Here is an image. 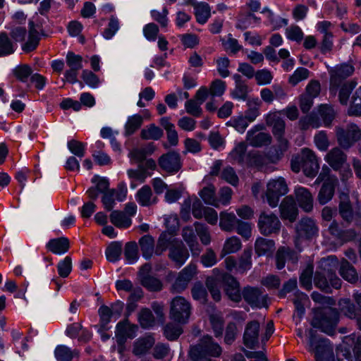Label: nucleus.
Returning a JSON list of instances; mask_svg holds the SVG:
<instances>
[{"mask_svg": "<svg viewBox=\"0 0 361 361\" xmlns=\"http://www.w3.org/2000/svg\"><path fill=\"white\" fill-rule=\"evenodd\" d=\"M338 264L339 262L334 255L323 259L319 270L316 271L314 277V285L323 290H328L330 286L336 289L339 288L341 282L336 274Z\"/></svg>", "mask_w": 361, "mask_h": 361, "instance_id": "nucleus-1", "label": "nucleus"}, {"mask_svg": "<svg viewBox=\"0 0 361 361\" xmlns=\"http://www.w3.org/2000/svg\"><path fill=\"white\" fill-rule=\"evenodd\" d=\"M312 314L311 326L330 336H334L339 320L338 310L330 307H317L313 309Z\"/></svg>", "mask_w": 361, "mask_h": 361, "instance_id": "nucleus-2", "label": "nucleus"}, {"mask_svg": "<svg viewBox=\"0 0 361 361\" xmlns=\"http://www.w3.org/2000/svg\"><path fill=\"white\" fill-rule=\"evenodd\" d=\"M319 228L314 219L311 218H302L295 225V247L300 250L301 241L311 240L318 235Z\"/></svg>", "mask_w": 361, "mask_h": 361, "instance_id": "nucleus-3", "label": "nucleus"}, {"mask_svg": "<svg viewBox=\"0 0 361 361\" xmlns=\"http://www.w3.org/2000/svg\"><path fill=\"white\" fill-rule=\"evenodd\" d=\"M289 191L286 180L283 177L271 179L267 184L266 197L268 204L271 207H276L281 196Z\"/></svg>", "mask_w": 361, "mask_h": 361, "instance_id": "nucleus-4", "label": "nucleus"}, {"mask_svg": "<svg viewBox=\"0 0 361 361\" xmlns=\"http://www.w3.org/2000/svg\"><path fill=\"white\" fill-rule=\"evenodd\" d=\"M191 309V305L187 300L180 296L176 297L171 302L170 318L179 324H186L190 317Z\"/></svg>", "mask_w": 361, "mask_h": 361, "instance_id": "nucleus-5", "label": "nucleus"}, {"mask_svg": "<svg viewBox=\"0 0 361 361\" xmlns=\"http://www.w3.org/2000/svg\"><path fill=\"white\" fill-rule=\"evenodd\" d=\"M307 347L310 352L314 353L315 361H335L329 340H309Z\"/></svg>", "mask_w": 361, "mask_h": 361, "instance_id": "nucleus-6", "label": "nucleus"}, {"mask_svg": "<svg viewBox=\"0 0 361 361\" xmlns=\"http://www.w3.org/2000/svg\"><path fill=\"white\" fill-rule=\"evenodd\" d=\"M281 222L273 213L262 212L259 216L257 226L259 232L265 236L278 233L281 228Z\"/></svg>", "mask_w": 361, "mask_h": 361, "instance_id": "nucleus-7", "label": "nucleus"}, {"mask_svg": "<svg viewBox=\"0 0 361 361\" xmlns=\"http://www.w3.org/2000/svg\"><path fill=\"white\" fill-rule=\"evenodd\" d=\"M83 59L80 55L75 54L73 51H68L66 56V63L68 69L64 73L66 81L71 84L78 82L79 71L82 68Z\"/></svg>", "mask_w": 361, "mask_h": 361, "instance_id": "nucleus-8", "label": "nucleus"}, {"mask_svg": "<svg viewBox=\"0 0 361 361\" xmlns=\"http://www.w3.org/2000/svg\"><path fill=\"white\" fill-rule=\"evenodd\" d=\"M354 72V68L350 64H342L332 68L330 71V92L336 95L338 87L343 80L350 76Z\"/></svg>", "mask_w": 361, "mask_h": 361, "instance_id": "nucleus-9", "label": "nucleus"}, {"mask_svg": "<svg viewBox=\"0 0 361 361\" xmlns=\"http://www.w3.org/2000/svg\"><path fill=\"white\" fill-rule=\"evenodd\" d=\"M264 126L257 124L250 128L246 134V141L255 147L267 146L271 143L272 137L268 133L263 132Z\"/></svg>", "mask_w": 361, "mask_h": 361, "instance_id": "nucleus-10", "label": "nucleus"}, {"mask_svg": "<svg viewBox=\"0 0 361 361\" xmlns=\"http://www.w3.org/2000/svg\"><path fill=\"white\" fill-rule=\"evenodd\" d=\"M336 135L339 145L343 148H349L361 137V131L355 124L348 126L346 129L337 128Z\"/></svg>", "mask_w": 361, "mask_h": 361, "instance_id": "nucleus-11", "label": "nucleus"}, {"mask_svg": "<svg viewBox=\"0 0 361 361\" xmlns=\"http://www.w3.org/2000/svg\"><path fill=\"white\" fill-rule=\"evenodd\" d=\"M302 171L304 174L310 178L318 173L319 164L314 152L308 148L302 149Z\"/></svg>", "mask_w": 361, "mask_h": 361, "instance_id": "nucleus-12", "label": "nucleus"}, {"mask_svg": "<svg viewBox=\"0 0 361 361\" xmlns=\"http://www.w3.org/2000/svg\"><path fill=\"white\" fill-rule=\"evenodd\" d=\"M244 300L252 307L257 308L267 307V295H263L258 288L247 287L243 290Z\"/></svg>", "mask_w": 361, "mask_h": 361, "instance_id": "nucleus-13", "label": "nucleus"}, {"mask_svg": "<svg viewBox=\"0 0 361 361\" xmlns=\"http://www.w3.org/2000/svg\"><path fill=\"white\" fill-rule=\"evenodd\" d=\"M159 165L169 173H177L182 166L180 154L176 152L164 154L159 159Z\"/></svg>", "mask_w": 361, "mask_h": 361, "instance_id": "nucleus-14", "label": "nucleus"}, {"mask_svg": "<svg viewBox=\"0 0 361 361\" xmlns=\"http://www.w3.org/2000/svg\"><path fill=\"white\" fill-rule=\"evenodd\" d=\"M123 307V303L121 302H118L111 307L102 305L98 310L101 327L104 329L111 322L112 317L116 316V318L120 317Z\"/></svg>", "mask_w": 361, "mask_h": 361, "instance_id": "nucleus-15", "label": "nucleus"}, {"mask_svg": "<svg viewBox=\"0 0 361 361\" xmlns=\"http://www.w3.org/2000/svg\"><path fill=\"white\" fill-rule=\"evenodd\" d=\"M196 274L197 266L195 264H189L180 271L173 286V289L177 292L183 290Z\"/></svg>", "mask_w": 361, "mask_h": 361, "instance_id": "nucleus-16", "label": "nucleus"}, {"mask_svg": "<svg viewBox=\"0 0 361 361\" xmlns=\"http://www.w3.org/2000/svg\"><path fill=\"white\" fill-rule=\"evenodd\" d=\"M169 258L180 268L189 257V252L181 240H178L173 246L171 247L169 252Z\"/></svg>", "mask_w": 361, "mask_h": 361, "instance_id": "nucleus-17", "label": "nucleus"}, {"mask_svg": "<svg viewBox=\"0 0 361 361\" xmlns=\"http://www.w3.org/2000/svg\"><path fill=\"white\" fill-rule=\"evenodd\" d=\"M42 25L39 23L35 24L33 20H30L28 39L22 46L24 51L30 52L36 49L40 39Z\"/></svg>", "mask_w": 361, "mask_h": 361, "instance_id": "nucleus-18", "label": "nucleus"}, {"mask_svg": "<svg viewBox=\"0 0 361 361\" xmlns=\"http://www.w3.org/2000/svg\"><path fill=\"white\" fill-rule=\"evenodd\" d=\"M338 183V180L336 176L327 177L318 194V201L321 204H325L332 199Z\"/></svg>", "mask_w": 361, "mask_h": 361, "instance_id": "nucleus-19", "label": "nucleus"}, {"mask_svg": "<svg viewBox=\"0 0 361 361\" xmlns=\"http://www.w3.org/2000/svg\"><path fill=\"white\" fill-rule=\"evenodd\" d=\"M91 182L94 185L87 190V194L88 197L92 200H97L99 194L103 195L109 190V181L106 178L94 175L92 177Z\"/></svg>", "mask_w": 361, "mask_h": 361, "instance_id": "nucleus-20", "label": "nucleus"}, {"mask_svg": "<svg viewBox=\"0 0 361 361\" xmlns=\"http://www.w3.org/2000/svg\"><path fill=\"white\" fill-rule=\"evenodd\" d=\"M268 126L272 127V133L275 137L284 136L286 123L281 118V112H270L265 116Z\"/></svg>", "mask_w": 361, "mask_h": 361, "instance_id": "nucleus-21", "label": "nucleus"}, {"mask_svg": "<svg viewBox=\"0 0 361 361\" xmlns=\"http://www.w3.org/2000/svg\"><path fill=\"white\" fill-rule=\"evenodd\" d=\"M221 280L224 284V289L228 298L235 302L240 301L239 283L234 277L228 274H221Z\"/></svg>", "mask_w": 361, "mask_h": 361, "instance_id": "nucleus-22", "label": "nucleus"}, {"mask_svg": "<svg viewBox=\"0 0 361 361\" xmlns=\"http://www.w3.org/2000/svg\"><path fill=\"white\" fill-rule=\"evenodd\" d=\"M294 193L300 207L306 212H311L313 209V197L309 190L302 186H297Z\"/></svg>", "mask_w": 361, "mask_h": 361, "instance_id": "nucleus-23", "label": "nucleus"}, {"mask_svg": "<svg viewBox=\"0 0 361 361\" xmlns=\"http://www.w3.org/2000/svg\"><path fill=\"white\" fill-rule=\"evenodd\" d=\"M281 217L283 219H288L293 222L298 215V209L293 197L290 195L286 196L280 204Z\"/></svg>", "mask_w": 361, "mask_h": 361, "instance_id": "nucleus-24", "label": "nucleus"}, {"mask_svg": "<svg viewBox=\"0 0 361 361\" xmlns=\"http://www.w3.org/2000/svg\"><path fill=\"white\" fill-rule=\"evenodd\" d=\"M275 138L277 141V145L270 149L267 154L268 159L273 164L279 162L289 148V142L284 136Z\"/></svg>", "mask_w": 361, "mask_h": 361, "instance_id": "nucleus-25", "label": "nucleus"}, {"mask_svg": "<svg viewBox=\"0 0 361 361\" xmlns=\"http://www.w3.org/2000/svg\"><path fill=\"white\" fill-rule=\"evenodd\" d=\"M338 306L341 312L345 316L350 319H356L357 327L361 330V312L358 309H356L350 300L348 298L341 299L338 302Z\"/></svg>", "mask_w": 361, "mask_h": 361, "instance_id": "nucleus-26", "label": "nucleus"}, {"mask_svg": "<svg viewBox=\"0 0 361 361\" xmlns=\"http://www.w3.org/2000/svg\"><path fill=\"white\" fill-rule=\"evenodd\" d=\"M197 349V353L202 356H212L218 357L222 353V349L219 345L212 341L206 340L200 344L193 345L190 349Z\"/></svg>", "mask_w": 361, "mask_h": 361, "instance_id": "nucleus-27", "label": "nucleus"}, {"mask_svg": "<svg viewBox=\"0 0 361 361\" xmlns=\"http://www.w3.org/2000/svg\"><path fill=\"white\" fill-rule=\"evenodd\" d=\"M178 240L175 238V235L173 233L166 231L162 232L157 241L155 255L160 256L167 249L170 250L171 247L173 246Z\"/></svg>", "mask_w": 361, "mask_h": 361, "instance_id": "nucleus-28", "label": "nucleus"}, {"mask_svg": "<svg viewBox=\"0 0 361 361\" xmlns=\"http://www.w3.org/2000/svg\"><path fill=\"white\" fill-rule=\"evenodd\" d=\"M324 160L333 169L338 170L346 161V155L340 148L334 147L326 154Z\"/></svg>", "mask_w": 361, "mask_h": 361, "instance_id": "nucleus-29", "label": "nucleus"}, {"mask_svg": "<svg viewBox=\"0 0 361 361\" xmlns=\"http://www.w3.org/2000/svg\"><path fill=\"white\" fill-rule=\"evenodd\" d=\"M138 326L131 324L128 319L119 322L116 326V336L117 338H132L136 336Z\"/></svg>", "mask_w": 361, "mask_h": 361, "instance_id": "nucleus-30", "label": "nucleus"}, {"mask_svg": "<svg viewBox=\"0 0 361 361\" xmlns=\"http://www.w3.org/2000/svg\"><path fill=\"white\" fill-rule=\"evenodd\" d=\"M139 245L142 257L149 259L155 254V242L154 238L150 235H145L139 240Z\"/></svg>", "mask_w": 361, "mask_h": 361, "instance_id": "nucleus-31", "label": "nucleus"}, {"mask_svg": "<svg viewBox=\"0 0 361 361\" xmlns=\"http://www.w3.org/2000/svg\"><path fill=\"white\" fill-rule=\"evenodd\" d=\"M286 260H290L293 264L296 263L298 261L297 253L287 247L279 248L276 255L277 269H283Z\"/></svg>", "mask_w": 361, "mask_h": 361, "instance_id": "nucleus-32", "label": "nucleus"}, {"mask_svg": "<svg viewBox=\"0 0 361 361\" xmlns=\"http://www.w3.org/2000/svg\"><path fill=\"white\" fill-rule=\"evenodd\" d=\"M69 247V240L64 237L51 239L47 244V248L56 255L64 254Z\"/></svg>", "mask_w": 361, "mask_h": 361, "instance_id": "nucleus-33", "label": "nucleus"}, {"mask_svg": "<svg viewBox=\"0 0 361 361\" xmlns=\"http://www.w3.org/2000/svg\"><path fill=\"white\" fill-rule=\"evenodd\" d=\"M261 101L258 98H251L247 101V109L243 116L250 122H254L260 114Z\"/></svg>", "mask_w": 361, "mask_h": 361, "instance_id": "nucleus-34", "label": "nucleus"}, {"mask_svg": "<svg viewBox=\"0 0 361 361\" xmlns=\"http://www.w3.org/2000/svg\"><path fill=\"white\" fill-rule=\"evenodd\" d=\"M183 238L189 246L193 255H199L201 248L197 243L196 235L191 227H185L183 229Z\"/></svg>", "mask_w": 361, "mask_h": 361, "instance_id": "nucleus-35", "label": "nucleus"}, {"mask_svg": "<svg viewBox=\"0 0 361 361\" xmlns=\"http://www.w3.org/2000/svg\"><path fill=\"white\" fill-rule=\"evenodd\" d=\"M275 249V243L270 239L259 237L255 243V250L259 256L271 253Z\"/></svg>", "mask_w": 361, "mask_h": 361, "instance_id": "nucleus-36", "label": "nucleus"}, {"mask_svg": "<svg viewBox=\"0 0 361 361\" xmlns=\"http://www.w3.org/2000/svg\"><path fill=\"white\" fill-rule=\"evenodd\" d=\"M111 222L117 228H127L132 224L130 216L121 211L114 210L110 214Z\"/></svg>", "mask_w": 361, "mask_h": 361, "instance_id": "nucleus-37", "label": "nucleus"}, {"mask_svg": "<svg viewBox=\"0 0 361 361\" xmlns=\"http://www.w3.org/2000/svg\"><path fill=\"white\" fill-rule=\"evenodd\" d=\"M194 14L197 22L200 24H204L211 16V8L207 3L199 2L194 7Z\"/></svg>", "mask_w": 361, "mask_h": 361, "instance_id": "nucleus-38", "label": "nucleus"}, {"mask_svg": "<svg viewBox=\"0 0 361 361\" xmlns=\"http://www.w3.org/2000/svg\"><path fill=\"white\" fill-rule=\"evenodd\" d=\"M233 78L235 80V87L232 92V97L238 100H245L248 92L247 85L238 74H235Z\"/></svg>", "mask_w": 361, "mask_h": 361, "instance_id": "nucleus-39", "label": "nucleus"}, {"mask_svg": "<svg viewBox=\"0 0 361 361\" xmlns=\"http://www.w3.org/2000/svg\"><path fill=\"white\" fill-rule=\"evenodd\" d=\"M57 361H72L73 357H79V351L76 349L71 350L65 345H59L54 351Z\"/></svg>", "mask_w": 361, "mask_h": 361, "instance_id": "nucleus-40", "label": "nucleus"}, {"mask_svg": "<svg viewBox=\"0 0 361 361\" xmlns=\"http://www.w3.org/2000/svg\"><path fill=\"white\" fill-rule=\"evenodd\" d=\"M339 273L345 280L350 283H354L357 279L355 269L346 259H343L340 262Z\"/></svg>", "mask_w": 361, "mask_h": 361, "instance_id": "nucleus-41", "label": "nucleus"}, {"mask_svg": "<svg viewBox=\"0 0 361 361\" xmlns=\"http://www.w3.org/2000/svg\"><path fill=\"white\" fill-rule=\"evenodd\" d=\"M238 219L233 213L223 212L220 213L219 226L221 230L231 232L235 229Z\"/></svg>", "mask_w": 361, "mask_h": 361, "instance_id": "nucleus-42", "label": "nucleus"}, {"mask_svg": "<svg viewBox=\"0 0 361 361\" xmlns=\"http://www.w3.org/2000/svg\"><path fill=\"white\" fill-rule=\"evenodd\" d=\"M341 202L339 204V212L342 218L346 221H351L353 219V209L348 195L342 193L340 195Z\"/></svg>", "mask_w": 361, "mask_h": 361, "instance_id": "nucleus-43", "label": "nucleus"}, {"mask_svg": "<svg viewBox=\"0 0 361 361\" xmlns=\"http://www.w3.org/2000/svg\"><path fill=\"white\" fill-rule=\"evenodd\" d=\"M247 145L240 142L235 145L233 150L229 153L228 158L231 161L243 164L246 157Z\"/></svg>", "mask_w": 361, "mask_h": 361, "instance_id": "nucleus-44", "label": "nucleus"}, {"mask_svg": "<svg viewBox=\"0 0 361 361\" xmlns=\"http://www.w3.org/2000/svg\"><path fill=\"white\" fill-rule=\"evenodd\" d=\"M136 200L143 207H147L153 204L152 192L149 186H142L137 192Z\"/></svg>", "mask_w": 361, "mask_h": 361, "instance_id": "nucleus-45", "label": "nucleus"}, {"mask_svg": "<svg viewBox=\"0 0 361 361\" xmlns=\"http://www.w3.org/2000/svg\"><path fill=\"white\" fill-rule=\"evenodd\" d=\"M295 305V312L298 317H301L305 314V305L309 302L308 296L300 291L295 293L292 299Z\"/></svg>", "mask_w": 361, "mask_h": 361, "instance_id": "nucleus-46", "label": "nucleus"}, {"mask_svg": "<svg viewBox=\"0 0 361 361\" xmlns=\"http://www.w3.org/2000/svg\"><path fill=\"white\" fill-rule=\"evenodd\" d=\"M163 135V130L154 124H150L141 130L140 136L144 140H157Z\"/></svg>", "mask_w": 361, "mask_h": 361, "instance_id": "nucleus-47", "label": "nucleus"}, {"mask_svg": "<svg viewBox=\"0 0 361 361\" xmlns=\"http://www.w3.org/2000/svg\"><path fill=\"white\" fill-rule=\"evenodd\" d=\"M241 246L240 240L238 237L233 236L227 238L221 250V257L238 252L241 248Z\"/></svg>", "mask_w": 361, "mask_h": 361, "instance_id": "nucleus-48", "label": "nucleus"}, {"mask_svg": "<svg viewBox=\"0 0 361 361\" xmlns=\"http://www.w3.org/2000/svg\"><path fill=\"white\" fill-rule=\"evenodd\" d=\"M143 122L142 116L139 114H135L128 117L125 125V134L126 135H133L142 126Z\"/></svg>", "mask_w": 361, "mask_h": 361, "instance_id": "nucleus-49", "label": "nucleus"}, {"mask_svg": "<svg viewBox=\"0 0 361 361\" xmlns=\"http://www.w3.org/2000/svg\"><path fill=\"white\" fill-rule=\"evenodd\" d=\"M252 251L250 250H245L238 262L236 267V273L244 274L252 267Z\"/></svg>", "mask_w": 361, "mask_h": 361, "instance_id": "nucleus-50", "label": "nucleus"}, {"mask_svg": "<svg viewBox=\"0 0 361 361\" xmlns=\"http://www.w3.org/2000/svg\"><path fill=\"white\" fill-rule=\"evenodd\" d=\"M15 44L5 32L0 33V57L12 54L15 51Z\"/></svg>", "mask_w": 361, "mask_h": 361, "instance_id": "nucleus-51", "label": "nucleus"}, {"mask_svg": "<svg viewBox=\"0 0 361 361\" xmlns=\"http://www.w3.org/2000/svg\"><path fill=\"white\" fill-rule=\"evenodd\" d=\"M351 345L345 340L342 341L336 349V357L338 361H353L351 353H350Z\"/></svg>", "mask_w": 361, "mask_h": 361, "instance_id": "nucleus-52", "label": "nucleus"}, {"mask_svg": "<svg viewBox=\"0 0 361 361\" xmlns=\"http://www.w3.org/2000/svg\"><path fill=\"white\" fill-rule=\"evenodd\" d=\"M199 195L206 204H211L216 207H219V201L215 196L214 186L209 185L207 187H204L199 192Z\"/></svg>", "mask_w": 361, "mask_h": 361, "instance_id": "nucleus-53", "label": "nucleus"}, {"mask_svg": "<svg viewBox=\"0 0 361 361\" xmlns=\"http://www.w3.org/2000/svg\"><path fill=\"white\" fill-rule=\"evenodd\" d=\"M356 85L357 82L352 80L343 84L342 83L338 87V89L340 88L338 98L342 104L346 105L348 104L349 96Z\"/></svg>", "mask_w": 361, "mask_h": 361, "instance_id": "nucleus-54", "label": "nucleus"}, {"mask_svg": "<svg viewBox=\"0 0 361 361\" xmlns=\"http://www.w3.org/2000/svg\"><path fill=\"white\" fill-rule=\"evenodd\" d=\"M318 114L323 121L325 127H329L335 117V112L331 106L323 104L319 107Z\"/></svg>", "mask_w": 361, "mask_h": 361, "instance_id": "nucleus-55", "label": "nucleus"}, {"mask_svg": "<svg viewBox=\"0 0 361 361\" xmlns=\"http://www.w3.org/2000/svg\"><path fill=\"white\" fill-rule=\"evenodd\" d=\"M121 252V244L118 242H114L107 247L105 254L109 262H115L119 259Z\"/></svg>", "mask_w": 361, "mask_h": 361, "instance_id": "nucleus-56", "label": "nucleus"}, {"mask_svg": "<svg viewBox=\"0 0 361 361\" xmlns=\"http://www.w3.org/2000/svg\"><path fill=\"white\" fill-rule=\"evenodd\" d=\"M250 123L246 118L240 114L238 116L232 117L227 125L234 128L240 133H243Z\"/></svg>", "mask_w": 361, "mask_h": 361, "instance_id": "nucleus-57", "label": "nucleus"}, {"mask_svg": "<svg viewBox=\"0 0 361 361\" xmlns=\"http://www.w3.org/2000/svg\"><path fill=\"white\" fill-rule=\"evenodd\" d=\"M154 340H137L134 343L133 353L137 356L147 353L153 346Z\"/></svg>", "mask_w": 361, "mask_h": 361, "instance_id": "nucleus-58", "label": "nucleus"}, {"mask_svg": "<svg viewBox=\"0 0 361 361\" xmlns=\"http://www.w3.org/2000/svg\"><path fill=\"white\" fill-rule=\"evenodd\" d=\"M348 114L351 116L361 115V87L357 89L353 97V101L348 109Z\"/></svg>", "mask_w": 361, "mask_h": 361, "instance_id": "nucleus-59", "label": "nucleus"}, {"mask_svg": "<svg viewBox=\"0 0 361 361\" xmlns=\"http://www.w3.org/2000/svg\"><path fill=\"white\" fill-rule=\"evenodd\" d=\"M138 321L141 326L145 329L152 326L155 322L151 310L147 308L141 310L138 314Z\"/></svg>", "mask_w": 361, "mask_h": 361, "instance_id": "nucleus-60", "label": "nucleus"}, {"mask_svg": "<svg viewBox=\"0 0 361 361\" xmlns=\"http://www.w3.org/2000/svg\"><path fill=\"white\" fill-rule=\"evenodd\" d=\"M299 123L301 128L303 130H306L309 127L317 128L321 126L318 116L314 113H311L310 114L302 118Z\"/></svg>", "mask_w": 361, "mask_h": 361, "instance_id": "nucleus-61", "label": "nucleus"}, {"mask_svg": "<svg viewBox=\"0 0 361 361\" xmlns=\"http://www.w3.org/2000/svg\"><path fill=\"white\" fill-rule=\"evenodd\" d=\"M125 257L129 264L135 262L138 258L137 245L135 242H129L126 245Z\"/></svg>", "mask_w": 361, "mask_h": 361, "instance_id": "nucleus-62", "label": "nucleus"}, {"mask_svg": "<svg viewBox=\"0 0 361 361\" xmlns=\"http://www.w3.org/2000/svg\"><path fill=\"white\" fill-rule=\"evenodd\" d=\"M142 285L152 291H158L161 290L162 283L161 281L152 276H145L142 278Z\"/></svg>", "mask_w": 361, "mask_h": 361, "instance_id": "nucleus-63", "label": "nucleus"}, {"mask_svg": "<svg viewBox=\"0 0 361 361\" xmlns=\"http://www.w3.org/2000/svg\"><path fill=\"white\" fill-rule=\"evenodd\" d=\"M286 36L289 40L300 42L303 39L304 34L299 26L292 25L286 29Z\"/></svg>", "mask_w": 361, "mask_h": 361, "instance_id": "nucleus-64", "label": "nucleus"}]
</instances>
